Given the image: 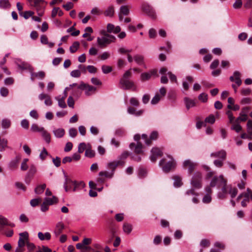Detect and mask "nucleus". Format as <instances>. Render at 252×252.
I'll return each instance as SVG.
<instances>
[{"label": "nucleus", "mask_w": 252, "mask_h": 252, "mask_svg": "<svg viewBox=\"0 0 252 252\" xmlns=\"http://www.w3.org/2000/svg\"><path fill=\"white\" fill-rule=\"evenodd\" d=\"M131 76V69L126 71L120 80V88L123 90L133 89V90H135L136 86L134 83L129 79Z\"/></svg>", "instance_id": "1"}, {"label": "nucleus", "mask_w": 252, "mask_h": 252, "mask_svg": "<svg viewBox=\"0 0 252 252\" xmlns=\"http://www.w3.org/2000/svg\"><path fill=\"white\" fill-rule=\"evenodd\" d=\"M31 5L33 6L40 17L44 14L47 2L44 0H27Z\"/></svg>", "instance_id": "2"}, {"label": "nucleus", "mask_w": 252, "mask_h": 252, "mask_svg": "<svg viewBox=\"0 0 252 252\" xmlns=\"http://www.w3.org/2000/svg\"><path fill=\"white\" fill-rule=\"evenodd\" d=\"M101 34L104 36V37L102 38L99 37L97 38V43L101 47H104L106 44L114 42L116 40V38L114 36L107 33L105 31H102Z\"/></svg>", "instance_id": "3"}, {"label": "nucleus", "mask_w": 252, "mask_h": 252, "mask_svg": "<svg viewBox=\"0 0 252 252\" xmlns=\"http://www.w3.org/2000/svg\"><path fill=\"white\" fill-rule=\"evenodd\" d=\"M227 182V180L225 179L222 175H220L219 176H214L212 179L209 186L210 188L214 187H217L218 189H220V187L222 185L225 184V183Z\"/></svg>", "instance_id": "4"}, {"label": "nucleus", "mask_w": 252, "mask_h": 252, "mask_svg": "<svg viewBox=\"0 0 252 252\" xmlns=\"http://www.w3.org/2000/svg\"><path fill=\"white\" fill-rule=\"evenodd\" d=\"M242 198H244V199L241 201V205L242 207H245L247 205V203L252 200V190L248 188L247 191L240 194L237 197V200L239 201Z\"/></svg>", "instance_id": "5"}, {"label": "nucleus", "mask_w": 252, "mask_h": 252, "mask_svg": "<svg viewBox=\"0 0 252 252\" xmlns=\"http://www.w3.org/2000/svg\"><path fill=\"white\" fill-rule=\"evenodd\" d=\"M241 74L238 71H235L233 73V75L229 77V80L231 82H234L235 84H233L232 87L234 89L235 93L237 92V90L238 87L241 85L242 81L241 79Z\"/></svg>", "instance_id": "6"}, {"label": "nucleus", "mask_w": 252, "mask_h": 252, "mask_svg": "<svg viewBox=\"0 0 252 252\" xmlns=\"http://www.w3.org/2000/svg\"><path fill=\"white\" fill-rule=\"evenodd\" d=\"M202 175L200 172H197L193 175L191 184L193 187L196 189H200L202 187Z\"/></svg>", "instance_id": "7"}, {"label": "nucleus", "mask_w": 252, "mask_h": 252, "mask_svg": "<svg viewBox=\"0 0 252 252\" xmlns=\"http://www.w3.org/2000/svg\"><path fill=\"white\" fill-rule=\"evenodd\" d=\"M171 159L172 158H171ZM166 159H162L159 162V165L162 167V169L165 172H169L172 168H174L175 165V162L171 160L167 162H165Z\"/></svg>", "instance_id": "8"}, {"label": "nucleus", "mask_w": 252, "mask_h": 252, "mask_svg": "<svg viewBox=\"0 0 252 252\" xmlns=\"http://www.w3.org/2000/svg\"><path fill=\"white\" fill-rule=\"evenodd\" d=\"M117 230V226L114 221H112L109 224L108 228L107 235L109 238V241L110 242L115 237Z\"/></svg>", "instance_id": "9"}, {"label": "nucleus", "mask_w": 252, "mask_h": 252, "mask_svg": "<svg viewBox=\"0 0 252 252\" xmlns=\"http://www.w3.org/2000/svg\"><path fill=\"white\" fill-rule=\"evenodd\" d=\"M142 9L143 12L146 13L152 19L155 20L157 18L155 11L150 5L147 4H143L142 6Z\"/></svg>", "instance_id": "10"}, {"label": "nucleus", "mask_w": 252, "mask_h": 252, "mask_svg": "<svg viewBox=\"0 0 252 252\" xmlns=\"http://www.w3.org/2000/svg\"><path fill=\"white\" fill-rule=\"evenodd\" d=\"M78 88L82 90H86V94L90 95L91 94V93H94L96 91V88L91 86L89 84H85L82 82L81 84L78 86Z\"/></svg>", "instance_id": "11"}, {"label": "nucleus", "mask_w": 252, "mask_h": 252, "mask_svg": "<svg viewBox=\"0 0 252 252\" xmlns=\"http://www.w3.org/2000/svg\"><path fill=\"white\" fill-rule=\"evenodd\" d=\"M20 238L18 240V245L20 248H23L26 245L27 241L29 240V233L25 231L19 234Z\"/></svg>", "instance_id": "12"}, {"label": "nucleus", "mask_w": 252, "mask_h": 252, "mask_svg": "<svg viewBox=\"0 0 252 252\" xmlns=\"http://www.w3.org/2000/svg\"><path fill=\"white\" fill-rule=\"evenodd\" d=\"M31 73V80L34 82L36 79L43 80L46 76L45 72L43 71H40L37 72L33 71V68L30 72Z\"/></svg>", "instance_id": "13"}, {"label": "nucleus", "mask_w": 252, "mask_h": 252, "mask_svg": "<svg viewBox=\"0 0 252 252\" xmlns=\"http://www.w3.org/2000/svg\"><path fill=\"white\" fill-rule=\"evenodd\" d=\"M197 165L196 163L193 162L189 159L185 160L183 163L185 168H188L189 174L190 175Z\"/></svg>", "instance_id": "14"}, {"label": "nucleus", "mask_w": 252, "mask_h": 252, "mask_svg": "<svg viewBox=\"0 0 252 252\" xmlns=\"http://www.w3.org/2000/svg\"><path fill=\"white\" fill-rule=\"evenodd\" d=\"M75 182L72 181L67 175H65V182L64 183V188L65 191L67 192L74 188Z\"/></svg>", "instance_id": "15"}, {"label": "nucleus", "mask_w": 252, "mask_h": 252, "mask_svg": "<svg viewBox=\"0 0 252 252\" xmlns=\"http://www.w3.org/2000/svg\"><path fill=\"white\" fill-rule=\"evenodd\" d=\"M129 148L131 149L134 148V153L136 154H143V151L142 150L143 145L140 142H138L136 145L134 143H130L129 145Z\"/></svg>", "instance_id": "16"}, {"label": "nucleus", "mask_w": 252, "mask_h": 252, "mask_svg": "<svg viewBox=\"0 0 252 252\" xmlns=\"http://www.w3.org/2000/svg\"><path fill=\"white\" fill-rule=\"evenodd\" d=\"M152 155L150 157L151 160L152 162H156L158 157L162 156V152L158 148H153L151 150Z\"/></svg>", "instance_id": "17"}, {"label": "nucleus", "mask_w": 252, "mask_h": 252, "mask_svg": "<svg viewBox=\"0 0 252 252\" xmlns=\"http://www.w3.org/2000/svg\"><path fill=\"white\" fill-rule=\"evenodd\" d=\"M125 162L122 160L114 161L108 163L107 167L111 170V172L114 174L115 169L119 165H124Z\"/></svg>", "instance_id": "18"}, {"label": "nucleus", "mask_w": 252, "mask_h": 252, "mask_svg": "<svg viewBox=\"0 0 252 252\" xmlns=\"http://www.w3.org/2000/svg\"><path fill=\"white\" fill-rule=\"evenodd\" d=\"M5 225H8L12 227L15 226V224L13 223L9 222L6 218L0 216V231L1 230Z\"/></svg>", "instance_id": "19"}, {"label": "nucleus", "mask_w": 252, "mask_h": 252, "mask_svg": "<svg viewBox=\"0 0 252 252\" xmlns=\"http://www.w3.org/2000/svg\"><path fill=\"white\" fill-rule=\"evenodd\" d=\"M38 98L40 100L45 99L44 103L46 105L51 106L52 104L51 96L47 94L44 93L41 94L39 95Z\"/></svg>", "instance_id": "20"}, {"label": "nucleus", "mask_w": 252, "mask_h": 252, "mask_svg": "<svg viewBox=\"0 0 252 252\" xmlns=\"http://www.w3.org/2000/svg\"><path fill=\"white\" fill-rule=\"evenodd\" d=\"M205 191L207 194L204 196L202 201L204 203H209L212 200L211 195L212 193V190L210 187H206Z\"/></svg>", "instance_id": "21"}, {"label": "nucleus", "mask_w": 252, "mask_h": 252, "mask_svg": "<svg viewBox=\"0 0 252 252\" xmlns=\"http://www.w3.org/2000/svg\"><path fill=\"white\" fill-rule=\"evenodd\" d=\"M211 157L219 158H221L222 160H224L226 158V153L223 150H221L219 152L212 153L211 154Z\"/></svg>", "instance_id": "22"}, {"label": "nucleus", "mask_w": 252, "mask_h": 252, "mask_svg": "<svg viewBox=\"0 0 252 252\" xmlns=\"http://www.w3.org/2000/svg\"><path fill=\"white\" fill-rule=\"evenodd\" d=\"M64 228V225L62 222H59L57 223L55 229L54 230V233L56 237H58L63 232V230Z\"/></svg>", "instance_id": "23"}, {"label": "nucleus", "mask_w": 252, "mask_h": 252, "mask_svg": "<svg viewBox=\"0 0 252 252\" xmlns=\"http://www.w3.org/2000/svg\"><path fill=\"white\" fill-rule=\"evenodd\" d=\"M157 73V70H152L150 71V73L145 72L141 74V79L142 81H145L148 80L153 75H155Z\"/></svg>", "instance_id": "24"}, {"label": "nucleus", "mask_w": 252, "mask_h": 252, "mask_svg": "<svg viewBox=\"0 0 252 252\" xmlns=\"http://www.w3.org/2000/svg\"><path fill=\"white\" fill-rule=\"evenodd\" d=\"M37 235L38 238L41 241L49 240L51 237V234L48 232L45 233L39 232L38 233Z\"/></svg>", "instance_id": "25"}, {"label": "nucleus", "mask_w": 252, "mask_h": 252, "mask_svg": "<svg viewBox=\"0 0 252 252\" xmlns=\"http://www.w3.org/2000/svg\"><path fill=\"white\" fill-rule=\"evenodd\" d=\"M134 60L135 62L139 65H143L146 68V65L144 63V56L141 55H136L134 56Z\"/></svg>", "instance_id": "26"}, {"label": "nucleus", "mask_w": 252, "mask_h": 252, "mask_svg": "<svg viewBox=\"0 0 252 252\" xmlns=\"http://www.w3.org/2000/svg\"><path fill=\"white\" fill-rule=\"evenodd\" d=\"M184 100L186 108L188 110L190 109V108L194 107L196 105L195 101L192 99H191L188 97H185Z\"/></svg>", "instance_id": "27"}, {"label": "nucleus", "mask_w": 252, "mask_h": 252, "mask_svg": "<svg viewBox=\"0 0 252 252\" xmlns=\"http://www.w3.org/2000/svg\"><path fill=\"white\" fill-rule=\"evenodd\" d=\"M53 132L55 136L57 138H59L63 137L65 134L64 129L62 128L55 129L53 131Z\"/></svg>", "instance_id": "28"}, {"label": "nucleus", "mask_w": 252, "mask_h": 252, "mask_svg": "<svg viewBox=\"0 0 252 252\" xmlns=\"http://www.w3.org/2000/svg\"><path fill=\"white\" fill-rule=\"evenodd\" d=\"M58 201V198L55 196H53L52 198L46 197L44 200V202H45L48 205H51L55 203H57Z\"/></svg>", "instance_id": "29"}, {"label": "nucleus", "mask_w": 252, "mask_h": 252, "mask_svg": "<svg viewBox=\"0 0 252 252\" xmlns=\"http://www.w3.org/2000/svg\"><path fill=\"white\" fill-rule=\"evenodd\" d=\"M42 130V136L44 139L47 143H49L51 141V135L44 128L41 129Z\"/></svg>", "instance_id": "30"}, {"label": "nucleus", "mask_w": 252, "mask_h": 252, "mask_svg": "<svg viewBox=\"0 0 252 252\" xmlns=\"http://www.w3.org/2000/svg\"><path fill=\"white\" fill-rule=\"evenodd\" d=\"M46 185L45 184L38 185L34 189V192L36 194H40L43 192L46 189Z\"/></svg>", "instance_id": "31"}, {"label": "nucleus", "mask_w": 252, "mask_h": 252, "mask_svg": "<svg viewBox=\"0 0 252 252\" xmlns=\"http://www.w3.org/2000/svg\"><path fill=\"white\" fill-rule=\"evenodd\" d=\"M75 184L74 185V188H73V191H75L78 189H83L85 186L84 182L83 181L77 182L75 181Z\"/></svg>", "instance_id": "32"}, {"label": "nucleus", "mask_w": 252, "mask_h": 252, "mask_svg": "<svg viewBox=\"0 0 252 252\" xmlns=\"http://www.w3.org/2000/svg\"><path fill=\"white\" fill-rule=\"evenodd\" d=\"M80 46V43L78 41H75L70 47L69 50L71 53H75Z\"/></svg>", "instance_id": "33"}, {"label": "nucleus", "mask_w": 252, "mask_h": 252, "mask_svg": "<svg viewBox=\"0 0 252 252\" xmlns=\"http://www.w3.org/2000/svg\"><path fill=\"white\" fill-rule=\"evenodd\" d=\"M20 159L21 158L19 156H17L15 159L11 161L10 163V167L12 169L16 168Z\"/></svg>", "instance_id": "34"}, {"label": "nucleus", "mask_w": 252, "mask_h": 252, "mask_svg": "<svg viewBox=\"0 0 252 252\" xmlns=\"http://www.w3.org/2000/svg\"><path fill=\"white\" fill-rule=\"evenodd\" d=\"M114 7L113 6H110L104 12V14L106 16L112 17L114 14Z\"/></svg>", "instance_id": "35"}, {"label": "nucleus", "mask_w": 252, "mask_h": 252, "mask_svg": "<svg viewBox=\"0 0 252 252\" xmlns=\"http://www.w3.org/2000/svg\"><path fill=\"white\" fill-rule=\"evenodd\" d=\"M34 13V12L32 11H26L25 12H22L21 13H20V15L23 16L25 19H28L30 17H32Z\"/></svg>", "instance_id": "36"}, {"label": "nucleus", "mask_w": 252, "mask_h": 252, "mask_svg": "<svg viewBox=\"0 0 252 252\" xmlns=\"http://www.w3.org/2000/svg\"><path fill=\"white\" fill-rule=\"evenodd\" d=\"M132 225L128 223H126V222H125L124 223V225H123V230L125 232L127 233V234H129L131 232V231H132Z\"/></svg>", "instance_id": "37"}, {"label": "nucleus", "mask_w": 252, "mask_h": 252, "mask_svg": "<svg viewBox=\"0 0 252 252\" xmlns=\"http://www.w3.org/2000/svg\"><path fill=\"white\" fill-rule=\"evenodd\" d=\"M19 67L22 69H27L30 72L33 69V67L30 64L27 63H23L20 64H19Z\"/></svg>", "instance_id": "38"}, {"label": "nucleus", "mask_w": 252, "mask_h": 252, "mask_svg": "<svg viewBox=\"0 0 252 252\" xmlns=\"http://www.w3.org/2000/svg\"><path fill=\"white\" fill-rule=\"evenodd\" d=\"M66 96V93L65 92V96L64 97H62L60 99H58L57 98H56V99L58 100L59 106L61 108H64L66 107V105L64 101V99Z\"/></svg>", "instance_id": "39"}, {"label": "nucleus", "mask_w": 252, "mask_h": 252, "mask_svg": "<svg viewBox=\"0 0 252 252\" xmlns=\"http://www.w3.org/2000/svg\"><path fill=\"white\" fill-rule=\"evenodd\" d=\"M247 119V114H243L242 113L240 114V116L236 119L235 121V124H239L240 121L245 122Z\"/></svg>", "instance_id": "40"}, {"label": "nucleus", "mask_w": 252, "mask_h": 252, "mask_svg": "<svg viewBox=\"0 0 252 252\" xmlns=\"http://www.w3.org/2000/svg\"><path fill=\"white\" fill-rule=\"evenodd\" d=\"M10 6L8 0H0V7L1 8H7Z\"/></svg>", "instance_id": "41"}, {"label": "nucleus", "mask_w": 252, "mask_h": 252, "mask_svg": "<svg viewBox=\"0 0 252 252\" xmlns=\"http://www.w3.org/2000/svg\"><path fill=\"white\" fill-rule=\"evenodd\" d=\"M120 13L124 15H127L129 13L128 6L126 5L122 6L120 8Z\"/></svg>", "instance_id": "42"}, {"label": "nucleus", "mask_w": 252, "mask_h": 252, "mask_svg": "<svg viewBox=\"0 0 252 252\" xmlns=\"http://www.w3.org/2000/svg\"><path fill=\"white\" fill-rule=\"evenodd\" d=\"M174 180V185L176 187H179L182 185L181 179L180 177L175 176L173 177Z\"/></svg>", "instance_id": "43"}, {"label": "nucleus", "mask_w": 252, "mask_h": 252, "mask_svg": "<svg viewBox=\"0 0 252 252\" xmlns=\"http://www.w3.org/2000/svg\"><path fill=\"white\" fill-rule=\"evenodd\" d=\"M36 168L35 167V166L34 165H31L30 166V170L28 172V173H27V175L29 176H31V177H33L34 174L36 173Z\"/></svg>", "instance_id": "44"}, {"label": "nucleus", "mask_w": 252, "mask_h": 252, "mask_svg": "<svg viewBox=\"0 0 252 252\" xmlns=\"http://www.w3.org/2000/svg\"><path fill=\"white\" fill-rule=\"evenodd\" d=\"M99 175L101 177L104 176L107 178H111L113 177L114 174L113 173L108 171H101L99 173Z\"/></svg>", "instance_id": "45"}, {"label": "nucleus", "mask_w": 252, "mask_h": 252, "mask_svg": "<svg viewBox=\"0 0 252 252\" xmlns=\"http://www.w3.org/2000/svg\"><path fill=\"white\" fill-rule=\"evenodd\" d=\"M85 156L90 158H92L95 156V152L91 149H87L85 151Z\"/></svg>", "instance_id": "46"}, {"label": "nucleus", "mask_w": 252, "mask_h": 252, "mask_svg": "<svg viewBox=\"0 0 252 252\" xmlns=\"http://www.w3.org/2000/svg\"><path fill=\"white\" fill-rule=\"evenodd\" d=\"M238 193V189L236 188H232L230 185V189H229V194L231 195L232 198H234Z\"/></svg>", "instance_id": "47"}, {"label": "nucleus", "mask_w": 252, "mask_h": 252, "mask_svg": "<svg viewBox=\"0 0 252 252\" xmlns=\"http://www.w3.org/2000/svg\"><path fill=\"white\" fill-rule=\"evenodd\" d=\"M146 175V170L143 167H140L138 169V176L141 178H143L145 177Z\"/></svg>", "instance_id": "48"}, {"label": "nucleus", "mask_w": 252, "mask_h": 252, "mask_svg": "<svg viewBox=\"0 0 252 252\" xmlns=\"http://www.w3.org/2000/svg\"><path fill=\"white\" fill-rule=\"evenodd\" d=\"M215 122V118L213 114L210 115L208 117L206 118L204 121V123H210L211 124H213Z\"/></svg>", "instance_id": "49"}, {"label": "nucleus", "mask_w": 252, "mask_h": 252, "mask_svg": "<svg viewBox=\"0 0 252 252\" xmlns=\"http://www.w3.org/2000/svg\"><path fill=\"white\" fill-rule=\"evenodd\" d=\"M29 161L28 158H24L22 162L21 166V169L22 171H26L28 168V165L27 164V162Z\"/></svg>", "instance_id": "50"}, {"label": "nucleus", "mask_w": 252, "mask_h": 252, "mask_svg": "<svg viewBox=\"0 0 252 252\" xmlns=\"http://www.w3.org/2000/svg\"><path fill=\"white\" fill-rule=\"evenodd\" d=\"M11 125L10 121L8 119H4L2 121V127L4 128H8L10 127Z\"/></svg>", "instance_id": "51"}, {"label": "nucleus", "mask_w": 252, "mask_h": 252, "mask_svg": "<svg viewBox=\"0 0 252 252\" xmlns=\"http://www.w3.org/2000/svg\"><path fill=\"white\" fill-rule=\"evenodd\" d=\"M198 99L203 102H205L208 100L207 94L203 93L200 94L198 96Z\"/></svg>", "instance_id": "52"}, {"label": "nucleus", "mask_w": 252, "mask_h": 252, "mask_svg": "<svg viewBox=\"0 0 252 252\" xmlns=\"http://www.w3.org/2000/svg\"><path fill=\"white\" fill-rule=\"evenodd\" d=\"M221 189V191L227 194L229 193V189H230V186L227 185V182L225 183L224 185H222V187H220Z\"/></svg>", "instance_id": "53"}, {"label": "nucleus", "mask_w": 252, "mask_h": 252, "mask_svg": "<svg viewBox=\"0 0 252 252\" xmlns=\"http://www.w3.org/2000/svg\"><path fill=\"white\" fill-rule=\"evenodd\" d=\"M102 72L105 74H107L112 71V68L111 66L103 65L102 66Z\"/></svg>", "instance_id": "54"}, {"label": "nucleus", "mask_w": 252, "mask_h": 252, "mask_svg": "<svg viewBox=\"0 0 252 252\" xmlns=\"http://www.w3.org/2000/svg\"><path fill=\"white\" fill-rule=\"evenodd\" d=\"M149 35L151 38H155L157 35V32L155 29L152 28L149 31Z\"/></svg>", "instance_id": "55"}, {"label": "nucleus", "mask_w": 252, "mask_h": 252, "mask_svg": "<svg viewBox=\"0 0 252 252\" xmlns=\"http://www.w3.org/2000/svg\"><path fill=\"white\" fill-rule=\"evenodd\" d=\"M9 93V91L8 89L5 87H2L0 90V94L1 96L3 97H6L8 95Z\"/></svg>", "instance_id": "56"}, {"label": "nucleus", "mask_w": 252, "mask_h": 252, "mask_svg": "<svg viewBox=\"0 0 252 252\" xmlns=\"http://www.w3.org/2000/svg\"><path fill=\"white\" fill-rule=\"evenodd\" d=\"M41 201V199L40 198H35L32 199L30 201L31 205L32 207H35L37 206Z\"/></svg>", "instance_id": "57"}, {"label": "nucleus", "mask_w": 252, "mask_h": 252, "mask_svg": "<svg viewBox=\"0 0 252 252\" xmlns=\"http://www.w3.org/2000/svg\"><path fill=\"white\" fill-rule=\"evenodd\" d=\"M160 99V96L158 94H157L153 98L151 101V103L152 104H157Z\"/></svg>", "instance_id": "58"}, {"label": "nucleus", "mask_w": 252, "mask_h": 252, "mask_svg": "<svg viewBox=\"0 0 252 252\" xmlns=\"http://www.w3.org/2000/svg\"><path fill=\"white\" fill-rule=\"evenodd\" d=\"M86 149V145L85 143H81L79 144L78 150L79 153H83L84 151Z\"/></svg>", "instance_id": "59"}, {"label": "nucleus", "mask_w": 252, "mask_h": 252, "mask_svg": "<svg viewBox=\"0 0 252 252\" xmlns=\"http://www.w3.org/2000/svg\"><path fill=\"white\" fill-rule=\"evenodd\" d=\"M74 6V4L71 2H68L66 4H63V7L66 10L69 11L72 9Z\"/></svg>", "instance_id": "60"}, {"label": "nucleus", "mask_w": 252, "mask_h": 252, "mask_svg": "<svg viewBox=\"0 0 252 252\" xmlns=\"http://www.w3.org/2000/svg\"><path fill=\"white\" fill-rule=\"evenodd\" d=\"M200 245L203 247H208L210 245V242L208 239H202L200 243Z\"/></svg>", "instance_id": "61"}, {"label": "nucleus", "mask_w": 252, "mask_h": 252, "mask_svg": "<svg viewBox=\"0 0 252 252\" xmlns=\"http://www.w3.org/2000/svg\"><path fill=\"white\" fill-rule=\"evenodd\" d=\"M231 129L235 130L237 132H239L240 131H241L242 127L239 124H235L233 125Z\"/></svg>", "instance_id": "62"}, {"label": "nucleus", "mask_w": 252, "mask_h": 252, "mask_svg": "<svg viewBox=\"0 0 252 252\" xmlns=\"http://www.w3.org/2000/svg\"><path fill=\"white\" fill-rule=\"evenodd\" d=\"M242 6V1L239 0H236L233 4V7L235 9H240Z\"/></svg>", "instance_id": "63"}, {"label": "nucleus", "mask_w": 252, "mask_h": 252, "mask_svg": "<svg viewBox=\"0 0 252 252\" xmlns=\"http://www.w3.org/2000/svg\"><path fill=\"white\" fill-rule=\"evenodd\" d=\"M248 132L251 135H252V120H249L247 123Z\"/></svg>", "instance_id": "64"}]
</instances>
